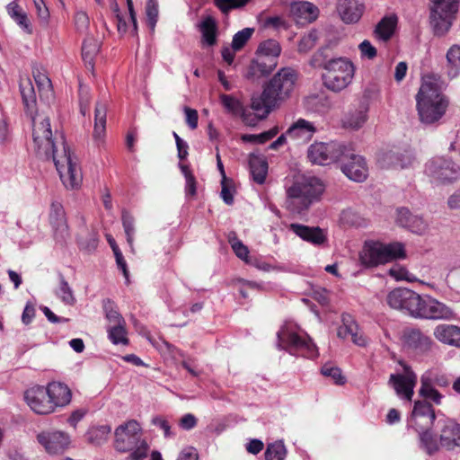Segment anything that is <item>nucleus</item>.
<instances>
[{"label": "nucleus", "instance_id": "obj_1", "mask_svg": "<svg viewBox=\"0 0 460 460\" xmlns=\"http://www.w3.org/2000/svg\"><path fill=\"white\" fill-rule=\"evenodd\" d=\"M32 119V138L37 155L52 160L60 180L67 190L78 189L83 181L81 168L75 156L72 155L62 134H53L49 119L40 114Z\"/></svg>", "mask_w": 460, "mask_h": 460}, {"label": "nucleus", "instance_id": "obj_2", "mask_svg": "<svg viewBox=\"0 0 460 460\" xmlns=\"http://www.w3.org/2000/svg\"><path fill=\"white\" fill-rule=\"evenodd\" d=\"M443 82L436 75L422 77L416 94V108L422 123L432 124L439 120L448 107V100L443 94Z\"/></svg>", "mask_w": 460, "mask_h": 460}, {"label": "nucleus", "instance_id": "obj_3", "mask_svg": "<svg viewBox=\"0 0 460 460\" xmlns=\"http://www.w3.org/2000/svg\"><path fill=\"white\" fill-rule=\"evenodd\" d=\"M324 191L323 181L316 177H304L287 190V208L300 214L317 201Z\"/></svg>", "mask_w": 460, "mask_h": 460}, {"label": "nucleus", "instance_id": "obj_4", "mask_svg": "<svg viewBox=\"0 0 460 460\" xmlns=\"http://www.w3.org/2000/svg\"><path fill=\"white\" fill-rule=\"evenodd\" d=\"M114 447L119 452L132 453L130 460H141L146 456L148 446L142 438V429L134 420L119 425L114 432Z\"/></svg>", "mask_w": 460, "mask_h": 460}, {"label": "nucleus", "instance_id": "obj_5", "mask_svg": "<svg viewBox=\"0 0 460 460\" xmlns=\"http://www.w3.org/2000/svg\"><path fill=\"white\" fill-rule=\"evenodd\" d=\"M278 346L291 354H300L306 358L317 355L316 346L309 336L291 323H285L278 332Z\"/></svg>", "mask_w": 460, "mask_h": 460}, {"label": "nucleus", "instance_id": "obj_6", "mask_svg": "<svg viewBox=\"0 0 460 460\" xmlns=\"http://www.w3.org/2000/svg\"><path fill=\"white\" fill-rule=\"evenodd\" d=\"M403 258H405V250L401 243L385 244L380 242L366 241L359 252L360 263L367 268Z\"/></svg>", "mask_w": 460, "mask_h": 460}, {"label": "nucleus", "instance_id": "obj_7", "mask_svg": "<svg viewBox=\"0 0 460 460\" xmlns=\"http://www.w3.org/2000/svg\"><path fill=\"white\" fill-rule=\"evenodd\" d=\"M355 66L348 58L340 57L332 59L323 75L324 86L335 93L347 88L353 81Z\"/></svg>", "mask_w": 460, "mask_h": 460}, {"label": "nucleus", "instance_id": "obj_8", "mask_svg": "<svg viewBox=\"0 0 460 460\" xmlns=\"http://www.w3.org/2000/svg\"><path fill=\"white\" fill-rule=\"evenodd\" d=\"M458 5L459 0H430L429 20L436 35L443 36L450 30Z\"/></svg>", "mask_w": 460, "mask_h": 460}, {"label": "nucleus", "instance_id": "obj_9", "mask_svg": "<svg viewBox=\"0 0 460 460\" xmlns=\"http://www.w3.org/2000/svg\"><path fill=\"white\" fill-rule=\"evenodd\" d=\"M297 79L296 73L290 67L280 69L265 85V95L278 105L290 98Z\"/></svg>", "mask_w": 460, "mask_h": 460}, {"label": "nucleus", "instance_id": "obj_10", "mask_svg": "<svg viewBox=\"0 0 460 460\" xmlns=\"http://www.w3.org/2000/svg\"><path fill=\"white\" fill-rule=\"evenodd\" d=\"M348 145L332 141L329 143L315 142L307 150V157L313 164L329 165L341 163L343 155H347Z\"/></svg>", "mask_w": 460, "mask_h": 460}, {"label": "nucleus", "instance_id": "obj_11", "mask_svg": "<svg viewBox=\"0 0 460 460\" xmlns=\"http://www.w3.org/2000/svg\"><path fill=\"white\" fill-rule=\"evenodd\" d=\"M425 172L435 183L448 184L460 179V166L450 158L437 156L425 166Z\"/></svg>", "mask_w": 460, "mask_h": 460}, {"label": "nucleus", "instance_id": "obj_12", "mask_svg": "<svg viewBox=\"0 0 460 460\" xmlns=\"http://www.w3.org/2000/svg\"><path fill=\"white\" fill-rule=\"evenodd\" d=\"M415 318L452 321L456 319V314L449 305L430 296H421Z\"/></svg>", "mask_w": 460, "mask_h": 460}, {"label": "nucleus", "instance_id": "obj_13", "mask_svg": "<svg viewBox=\"0 0 460 460\" xmlns=\"http://www.w3.org/2000/svg\"><path fill=\"white\" fill-rule=\"evenodd\" d=\"M420 301V295L406 288H394L388 293L386 297L390 307L404 311L412 317L416 316Z\"/></svg>", "mask_w": 460, "mask_h": 460}, {"label": "nucleus", "instance_id": "obj_14", "mask_svg": "<svg viewBox=\"0 0 460 460\" xmlns=\"http://www.w3.org/2000/svg\"><path fill=\"white\" fill-rule=\"evenodd\" d=\"M347 155H343L341 161L342 172L351 181L357 182L364 181L368 175V167L365 158L354 152L348 145Z\"/></svg>", "mask_w": 460, "mask_h": 460}, {"label": "nucleus", "instance_id": "obj_15", "mask_svg": "<svg viewBox=\"0 0 460 460\" xmlns=\"http://www.w3.org/2000/svg\"><path fill=\"white\" fill-rule=\"evenodd\" d=\"M37 441L49 455L63 454L71 444L67 433L55 429L40 431L37 435Z\"/></svg>", "mask_w": 460, "mask_h": 460}, {"label": "nucleus", "instance_id": "obj_16", "mask_svg": "<svg viewBox=\"0 0 460 460\" xmlns=\"http://www.w3.org/2000/svg\"><path fill=\"white\" fill-rule=\"evenodd\" d=\"M436 420V414L432 405L426 401H416L411 415L408 420V426L417 430L431 429Z\"/></svg>", "mask_w": 460, "mask_h": 460}, {"label": "nucleus", "instance_id": "obj_17", "mask_svg": "<svg viewBox=\"0 0 460 460\" xmlns=\"http://www.w3.org/2000/svg\"><path fill=\"white\" fill-rule=\"evenodd\" d=\"M402 368L403 372L402 374H392L390 376L389 384L394 387L398 396L411 401L417 383V376L408 365L403 364Z\"/></svg>", "mask_w": 460, "mask_h": 460}, {"label": "nucleus", "instance_id": "obj_18", "mask_svg": "<svg viewBox=\"0 0 460 460\" xmlns=\"http://www.w3.org/2000/svg\"><path fill=\"white\" fill-rule=\"evenodd\" d=\"M24 400L31 410L37 414L48 415L54 412L45 386L34 385L27 389L24 393Z\"/></svg>", "mask_w": 460, "mask_h": 460}, {"label": "nucleus", "instance_id": "obj_19", "mask_svg": "<svg viewBox=\"0 0 460 460\" xmlns=\"http://www.w3.org/2000/svg\"><path fill=\"white\" fill-rule=\"evenodd\" d=\"M396 223L411 233L424 234L428 232L429 224L418 215H413L408 208H400L396 210Z\"/></svg>", "mask_w": 460, "mask_h": 460}, {"label": "nucleus", "instance_id": "obj_20", "mask_svg": "<svg viewBox=\"0 0 460 460\" xmlns=\"http://www.w3.org/2000/svg\"><path fill=\"white\" fill-rule=\"evenodd\" d=\"M378 161L382 167L403 169L412 164L414 155L411 150H390L384 153Z\"/></svg>", "mask_w": 460, "mask_h": 460}, {"label": "nucleus", "instance_id": "obj_21", "mask_svg": "<svg viewBox=\"0 0 460 460\" xmlns=\"http://www.w3.org/2000/svg\"><path fill=\"white\" fill-rule=\"evenodd\" d=\"M278 60L274 58H266L262 55H257L248 66L245 77L252 81H257L261 77L270 75L277 66Z\"/></svg>", "mask_w": 460, "mask_h": 460}, {"label": "nucleus", "instance_id": "obj_22", "mask_svg": "<svg viewBox=\"0 0 460 460\" xmlns=\"http://www.w3.org/2000/svg\"><path fill=\"white\" fill-rule=\"evenodd\" d=\"M369 104L367 100H360L358 105L350 109L342 119V126L346 128L358 130L364 126L367 120Z\"/></svg>", "mask_w": 460, "mask_h": 460}, {"label": "nucleus", "instance_id": "obj_23", "mask_svg": "<svg viewBox=\"0 0 460 460\" xmlns=\"http://www.w3.org/2000/svg\"><path fill=\"white\" fill-rule=\"evenodd\" d=\"M290 15L298 25H305L316 20L318 8L309 2H295L290 5Z\"/></svg>", "mask_w": 460, "mask_h": 460}, {"label": "nucleus", "instance_id": "obj_24", "mask_svg": "<svg viewBox=\"0 0 460 460\" xmlns=\"http://www.w3.org/2000/svg\"><path fill=\"white\" fill-rule=\"evenodd\" d=\"M45 388L52 404L53 411L58 408L66 406L71 402L72 393L66 385L60 382H51Z\"/></svg>", "mask_w": 460, "mask_h": 460}, {"label": "nucleus", "instance_id": "obj_25", "mask_svg": "<svg viewBox=\"0 0 460 460\" xmlns=\"http://www.w3.org/2000/svg\"><path fill=\"white\" fill-rule=\"evenodd\" d=\"M439 444L447 451L460 447V424L453 420H447L440 430Z\"/></svg>", "mask_w": 460, "mask_h": 460}, {"label": "nucleus", "instance_id": "obj_26", "mask_svg": "<svg viewBox=\"0 0 460 460\" xmlns=\"http://www.w3.org/2000/svg\"><path fill=\"white\" fill-rule=\"evenodd\" d=\"M406 346L418 353H427L435 345L430 337L424 334L419 329H411L404 332Z\"/></svg>", "mask_w": 460, "mask_h": 460}, {"label": "nucleus", "instance_id": "obj_27", "mask_svg": "<svg viewBox=\"0 0 460 460\" xmlns=\"http://www.w3.org/2000/svg\"><path fill=\"white\" fill-rule=\"evenodd\" d=\"M342 324L338 328L337 335L339 338L347 340L351 339L352 342L358 346L363 347L367 344L366 338L359 333L358 326L353 318L347 314L341 317Z\"/></svg>", "mask_w": 460, "mask_h": 460}, {"label": "nucleus", "instance_id": "obj_28", "mask_svg": "<svg viewBox=\"0 0 460 460\" xmlns=\"http://www.w3.org/2000/svg\"><path fill=\"white\" fill-rule=\"evenodd\" d=\"M316 129L313 123L304 119H299L286 132V135L297 144H305L310 141Z\"/></svg>", "mask_w": 460, "mask_h": 460}, {"label": "nucleus", "instance_id": "obj_29", "mask_svg": "<svg viewBox=\"0 0 460 460\" xmlns=\"http://www.w3.org/2000/svg\"><path fill=\"white\" fill-rule=\"evenodd\" d=\"M337 11L344 22L355 23L361 18L364 5L357 0H339Z\"/></svg>", "mask_w": 460, "mask_h": 460}, {"label": "nucleus", "instance_id": "obj_30", "mask_svg": "<svg viewBox=\"0 0 460 460\" xmlns=\"http://www.w3.org/2000/svg\"><path fill=\"white\" fill-rule=\"evenodd\" d=\"M433 335L443 344L460 348V327L457 325L438 324L434 328Z\"/></svg>", "mask_w": 460, "mask_h": 460}, {"label": "nucleus", "instance_id": "obj_31", "mask_svg": "<svg viewBox=\"0 0 460 460\" xmlns=\"http://www.w3.org/2000/svg\"><path fill=\"white\" fill-rule=\"evenodd\" d=\"M302 240L314 245H321L326 241V235L318 226H307L301 224H291L289 226Z\"/></svg>", "mask_w": 460, "mask_h": 460}, {"label": "nucleus", "instance_id": "obj_32", "mask_svg": "<svg viewBox=\"0 0 460 460\" xmlns=\"http://www.w3.org/2000/svg\"><path fill=\"white\" fill-rule=\"evenodd\" d=\"M20 92L22 94V102L26 109V112L34 117L36 113V93L31 80L29 77L21 78L20 80Z\"/></svg>", "mask_w": 460, "mask_h": 460}, {"label": "nucleus", "instance_id": "obj_33", "mask_svg": "<svg viewBox=\"0 0 460 460\" xmlns=\"http://www.w3.org/2000/svg\"><path fill=\"white\" fill-rule=\"evenodd\" d=\"M197 27L201 33V42L203 45L211 47L217 43V25L213 17L206 16Z\"/></svg>", "mask_w": 460, "mask_h": 460}, {"label": "nucleus", "instance_id": "obj_34", "mask_svg": "<svg viewBox=\"0 0 460 460\" xmlns=\"http://www.w3.org/2000/svg\"><path fill=\"white\" fill-rule=\"evenodd\" d=\"M50 224L56 230L57 234L64 239L67 234V225L65 219V211L59 202H52L49 212Z\"/></svg>", "mask_w": 460, "mask_h": 460}, {"label": "nucleus", "instance_id": "obj_35", "mask_svg": "<svg viewBox=\"0 0 460 460\" xmlns=\"http://www.w3.org/2000/svg\"><path fill=\"white\" fill-rule=\"evenodd\" d=\"M107 106L103 102H97L94 110L93 139L99 145L102 143L106 129Z\"/></svg>", "mask_w": 460, "mask_h": 460}, {"label": "nucleus", "instance_id": "obj_36", "mask_svg": "<svg viewBox=\"0 0 460 460\" xmlns=\"http://www.w3.org/2000/svg\"><path fill=\"white\" fill-rule=\"evenodd\" d=\"M276 106L279 105L275 102H270L269 95H265V89L260 95L252 98L251 108L258 119L266 118Z\"/></svg>", "mask_w": 460, "mask_h": 460}, {"label": "nucleus", "instance_id": "obj_37", "mask_svg": "<svg viewBox=\"0 0 460 460\" xmlns=\"http://www.w3.org/2000/svg\"><path fill=\"white\" fill-rule=\"evenodd\" d=\"M417 432L419 434L420 447L428 455L431 456L439 450L441 447L439 441H438L431 429L417 430Z\"/></svg>", "mask_w": 460, "mask_h": 460}, {"label": "nucleus", "instance_id": "obj_38", "mask_svg": "<svg viewBox=\"0 0 460 460\" xmlns=\"http://www.w3.org/2000/svg\"><path fill=\"white\" fill-rule=\"evenodd\" d=\"M249 164L253 181L259 184L264 183L268 173V163L266 160L252 155L250 157Z\"/></svg>", "mask_w": 460, "mask_h": 460}, {"label": "nucleus", "instance_id": "obj_39", "mask_svg": "<svg viewBox=\"0 0 460 460\" xmlns=\"http://www.w3.org/2000/svg\"><path fill=\"white\" fill-rule=\"evenodd\" d=\"M447 74L449 78H456L460 74V46L453 45L447 52Z\"/></svg>", "mask_w": 460, "mask_h": 460}, {"label": "nucleus", "instance_id": "obj_40", "mask_svg": "<svg viewBox=\"0 0 460 460\" xmlns=\"http://www.w3.org/2000/svg\"><path fill=\"white\" fill-rule=\"evenodd\" d=\"M100 49V43L93 37L84 39L82 46V57L88 68H93V58Z\"/></svg>", "mask_w": 460, "mask_h": 460}, {"label": "nucleus", "instance_id": "obj_41", "mask_svg": "<svg viewBox=\"0 0 460 460\" xmlns=\"http://www.w3.org/2000/svg\"><path fill=\"white\" fill-rule=\"evenodd\" d=\"M7 13L12 19L27 33H31L32 30L31 27L30 21L26 13L15 2H12L7 5Z\"/></svg>", "mask_w": 460, "mask_h": 460}, {"label": "nucleus", "instance_id": "obj_42", "mask_svg": "<svg viewBox=\"0 0 460 460\" xmlns=\"http://www.w3.org/2000/svg\"><path fill=\"white\" fill-rule=\"evenodd\" d=\"M106 331L109 340L115 345L122 344L128 345V339L127 337L128 332L126 329V322L119 324H107Z\"/></svg>", "mask_w": 460, "mask_h": 460}, {"label": "nucleus", "instance_id": "obj_43", "mask_svg": "<svg viewBox=\"0 0 460 460\" xmlns=\"http://www.w3.org/2000/svg\"><path fill=\"white\" fill-rule=\"evenodd\" d=\"M337 42L332 43V47L336 46ZM331 43L318 49L310 59V66L314 68L327 69V65L334 58H331L330 54Z\"/></svg>", "mask_w": 460, "mask_h": 460}, {"label": "nucleus", "instance_id": "obj_44", "mask_svg": "<svg viewBox=\"0 0 460 460\" xmlns=\"http://www.w3.org/2000/svg\"><path fill=\"white\" fill-rule=\"evenodd\" d=\"M420 383L430 385L433 387H447L450 381L445 374L430 369L422 374Z\"/></svg>", "mask_w": 460, "mask_h": 460}, {"label": "nucleus", "instance_id": "obj_45", "mask_svg": "<svg viewBox=\"0 0 460 460\" xmlns=\"http://www.w3.org/2000/svg\"><path fill=\"white\" fill-rule=\"evenodd\" d=\"M395 25L396 19L394 17H385L376 25L375 33L378 39L386 41L392 37Z\"/></svg>", "mask_w": 460, "mask_h": 460}, {"label": "nucleus", "instance_id": "obj_46", "mask_svg": "<svg viewBox=\"0 0 460 460\" xmlns=\"http://www.w3.org/2000/svg\"><path fill=\"white\" fill-rule=\"evenodd\" d=\"M111 431L109 425L93 427L87 432V439L94 445H102L108 440Z\"/></svg>", "mask_w": 460, "mask_h": 460}, {"label": "nucleus", "instance_id": "obj_47", "mask_svg": "<svg viewBox=\"0 0 460 460\" xmlns=\"http://www.w3.org/2000/svg\"><path fill=\"white\" fill-rule=\"evenodd\" d=\"M34 81L37 84L40 98L49 99L52 95L50 79L40 71L33 72Z\"/></svg>", "mask_w": 460, "mask_h": 460}, {"label": "nucleus", "instance_id": "obj_48", "mask_svg": "<svg viewBox=\"0 0 460 460\" xmlns=\"http://www.w3.org/2000/svg\"><path fill=\"white\" fill-rule=\"evenodd\" d=\"M266 460H285L287 448L282 440L270 443L264 453Z\"/></svg>", "mask_w": 460, "mask_h": 460}, {"label": "nucleus", "instance_id": "obj_49", "mask_svg": "<svg viewBox=\"0 0 460 460\" xmlns=\"http://www.w3.org/2000/svg\"><path fill=\"white\" fill-rule=\"evenodd\" d=\"M280 52L281 48L279 42L275 40H268L260 44L256 54L265 56L269 59L274 58L277 60Z\"/></svg>", "mask_w": 460, "mask_h": 460}, {"label": "nucleus", "instance_id": "obj_50", "mask_svg": "<svg viewBox=\"0 0 460 460\" xmlns=\"http://www.w3.org/2000/svg\"><path fill=\"white\" fill-rule=\"evenodd\" d=\"M228 242L239 259L243 260L246 263H252V260L249 259V250L247 246H245L243 242L236 237L235 233L232 232L228 234Z\"/></svg>", "mask_w": 460, "mask_h": 460}, {"label": "nucleus", "instance_id": "obj_51", "mask_svg": "<svg viewBox=\"0 0 460 460\" xmlns=\"http://www.w3.org/2000/svg\"><path fill=\"white\" fill-rule=\"evenodd\" d=\"M103 310L105 317L108 321L107 324H119L124 323L125 320L122 315L117 311L115 305L111 300H106L103 303Z\"/></svg>", "mask_w": 460, "mask_h": 460}, {"label": "nucleus", "instance_id": "obj_52", "mask_svg": "<svg viewBox=\"0 0 460 460\" xmlns=\"http://www.w3.org/2000/svg\"><path fill=\"white\" fill-rule=\"evenodd\" d=\"M419 394L425 398L431 400L435 404L439 405L442 402L443 395L430 385L420 383Z\"/></svg>", "mask_w": 460, "mask_h": 460}, {"label": "nucleus", "instance_id": "obj_53", "mask_svg": "<svg viewBox=\"0 0 460 460\" xmlns=\"http://www.w3.org/2000/svg\"><path fill=\"white\" fill-rule=\"evenodd\" d=\"M253 31L254 29L244 28L242 31L236 32L233 37L232 49L234 50H240L243 49L247 41L251 39Z\"/></svg>", "mask_w": 460, "mask_h": 460}, {"label": "nucleus", "instance_id": "obj_54", "mask_svg": "<svg viewBox=\"0 0 460 460\" xmlns=\"http://www.w3.org/2000/svg\"><path fill=\"white\" fill-rule=\"evenodd\" d=\"M146 24L152 31H155L158 19V4L155 0H147L146 5Z\"/></svg>", "mask_w": 460, "mask_h": 460}, {"label": "nucleus", "instance_id": "obj_55", "mask_svg": "<svg viewBox=\"0 0 460 460\" xmlns=\"http://www.w3.org/2000/svg\"><path fill=\"white\" fill-rule=\"evenodd\" d=\"M321 373L324 376L332 378L337 385L345 383V377L341 375V370L331 363L324 364L321 368Z\"/></svg>", "mask_w": 460, "mask_h": 460}, {"label": "nucleus", "instance_id": "obj_56", "mask_svg": "<svg viewBox=\"0 0 460 460\" xmlns=\"http://www.w3.org/2000/svg\"><path fill=\"white\" fill-rule=\"evenodd\" d=\"M56 294L66 305H73L75 301L71 288L63 277H60L59 288Z\"/></svg>", "mask_w": 460, "mask_h": 460}, {"label": "nucleus", "instance_id": "obj_57", "mask_svg": "<svg viewBox=\"0 0 460 460\" xmlns=\"http://www.w3.org/2000/svg\"><path fill=\"white\" fill-rule=\"evenodd\" d=\"M180 168L181 172L184 175L186 183H185V192L187 195L195 196L197 188H196V179L190 170V168L185 164H180Z\"/></svg>", "mask_w": 460, "mask_h": 460}, {"label": "nucleus", "instance_id": "obj_58", "mask_svg": "<svg viewBox=\"0 0 460 460\" xmlns=\"http://www.w3.org/2000/svg\"><path fill=\"white\" fill-rule=\"evenodd\" d=\"M221 103L224 108L230 113L237 115L241 113L243 107L241 102L234 97L227 94L220 96Z\"/></svg>", "mask_w": 460, "mask_h": 460}, {"label": "nucleus", "instance_id": "obj_59", "mask_svg": "<svg viewBox=\"0 0 460 460\" xmlns=\"http://www.w3.org/2000/svg\"><path fill=\"white\" fill-rule=\"evenodd\" d=\"M250 0H214L217 7L224 13L244 6Z\"/></svg>", "mask_w": 460, "mask_h": 460}, {"label": "nucleus", "instance_id": "obj_60", "mask_svg": "<svg viewBox=\"0 0 460 460\" xmlns=\"http://www.w3.org/2000/svg\"><path fill=\"white\" fill-rule=\"evenodd\" d=\"M122 225L127 236V241L129 245H132L135 234L134 218L127 211L122 212Z\"/></svg>", "mask_w": 460, "mask_h": 460}, {"label": "nucleus", "instance_id": "obj_61", "mask_svg": "<svg viewBox=\"0 0 460 460\" xmlns=\"http://www.w3.org/2000/svg\"><path fill=\"white\" fill-rule=\"evenodd\" d=\"M318 40V35L315 31H310L305 35L299 41L298 51L301 53H306L312 49Z\"/></svg>", "mask_w": 460, "mask_h": 460}, {"label": "nucleus", "instance_id": "obj_62", "mask_svg": "<svg viewBox=\"0 0 460 460\" xmlns=\"http://www.w3.org/2000/svg\"><path fill=\"white\" fill-rule=\"evenodd\" d=\"M221 186L220 197L226 205H232L234 203V189L231 186V181L226 175L221 181Z\"/></svg>", "mask_w": 460, "mask_h": 460}, {"label": "nucleus", "instance_id": "obj_63", "mask_svg": "<svg viewBox=\"0 0 460 460\" xmlns=\"http://www.w3.org/2000/svg\"><path fill=\"white\" fill-rule=\"evenodd\" d=\"M341 221L343 225L350 226H358L360 225V217L351 209H345L341 212Z\"/></svg>", "mask_w": 460, "mask_h": 460}, {"label": "nucleus", "instance_id": "obj_64", "mask_svg": "<svg viewBox=\"0 0 460 460\" xmlns=\"http://www.w3.org/2000/svg\"><path fill=\"white\" fill-rule=\"evenodd\" d=\"M75 25L77 31L86 32L89 27V17L84 12H77L75 16Z\"/></svg>", "mask_w": 460, "mask_h": 460}]
</instances>
